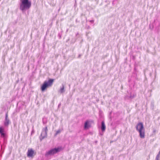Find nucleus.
Here are the masks:
<instances>
[{
	"label": "nucleus",
	"instance_id": "0eeeda50",
	"mask_svg": "<svg viewBox=\"0 0 160 160\" xmlns=\"http://www.w3.org/2000/svg\"><path fill=\"white\" fill-rule=\"evenodd\" d=\"M8 113H7L5 115V121L4 122V124L5 126H8L9 123V120L8 118Z\"/></svg>",
	"mask_w": 160,
	"mask_h": 160
},
{
	"label": "nucleus",
	"instance_id": "1a4fd4ad",
	"mask_svg": "<svg viewBox=\"0 0 160 160\" xmlns=\"http://www.w3.org/2000/svg\"><path fill=\"white\" fill-rule=\"evenodd\" d=\"M0 133L1 134L2 137H4L5 136V133H4V129L1 127H0Z\"/></svg>",
	"mask_w": 160,
	"mask_h": 160
},
{
	"label": "nucleus",
	"instance_id": "423d86ee",
	"mask_svg": "<svg viewBox=\"0 0 160 160\" xmlns=\"http://www.w3.org/2000/svg\"><path fill=\"white\" fill-rule=\"evenodd\" d=\"M139 134V136L140 138H144L145 137V129L139 131H138Z\"/></svg>",
	"mask_w": 160,
	"mask_h": 160
},
{
	"label": "nucleus",
	"instance_id": "9d476101",
	"mask_svg": "<svg viewBox=\"0 0 160 160\" xmlns=\"http://www.w3.org/2000/svg\"><path fill=\"white\" fill-rule=\"evenodd\" d=\"M106 129V126L104 123V122L103 121L102 122V127H101V129L102 131H104Z\"/></svg>",
	"mask_w": 160,
	"mask_h": 160
},
{
	"label": "nucleus",
	"instance_id": "f257e3e1",
	"mask_svg": "<svg viewBox=\"0 0 160 160\" xmlns=\"http://www.w3.org/2000/svg\"><path fill=\"white\" fill-rule=\"evenodd\" d=\"M21 4L20 5V8L22 10L25 9H29L31 6V3L30 1L28 0H21Z\"/></svg>",
	"mask_w": 160,
	"mask_h": 160
},
{
	"label": "nucleus",
	"instance_id": "ddd939ff",
	"mask_svg": "<svg viewBox=\"0 0 160 160\" xmlns=\"http://www.w3.org/2000/svg\"><path fill=\"white\" fill-rule=\"evenodd\" d=\"M160 155V151L159 152L158 155L157 156V157H159Z\"/></svg>",
	"mask_w": 160,
	"mask_h": 160
},
{
	"label": "nucleus",
	"instance_id": "39448f33",
	"mask_svg": "<svg viewBox=\"0 0 160 160\" xmlns=\"http://www.w3.org/2000/svg\"><path fill=\"white\" fill-rule=\"evenodd\" d=\"M136 128L138 131L144 129L143 123L142 122L138 123L136 126Z\"/></svg>",
	"mask_w": 160,
	"mask_h": 160
},
{
	"label": "nucleus",
	"instance_id": "f03ea898",
	"mask_svg": "<svg viewBox=\"0 0 160 160\" xmlns=\"http://www.w3.org/2000/svg\"><path fill=\"white\" fill-rule=\"evenodd\" d=\"M53 79H50L48 81H45L41 86V89L42 91H44L49 87H51L54 82Z\"/></svg>",
	"mask_w": 160,
	"mask_h": 160
},
{
	"label": "nucleus",
	"instance_id": "9b49d317",
	"mask_svg": "<svg viewBox=\"0 0 160 160\" xmlns=\"http://www.w3.org/2000/svg\"><path fill=\"white\" fill-rule=\"evenodd\" d=\"M64 86H63L60 89V91L61 93H63L64 91Z\"/></svg>",
	"mask_w": 160,
	"mask_h": 160
},
{
	"label": "nucleus",
	"instance_id": "6e6552de",
	"mask_svg": "<svg viewBox=\"0 0 160 160\" xmlns=\"http://www.w3.org/2000/svg\"><path fill=\"white\" fill-rule=\"evenodd\" d=\"M90 127V125H89V122L88 121H87L85 122L84 124V128L85 129H87L89 128Z\"/></svg>",
	"mask_w": 160,
	"mask_h": 160
},
{
	"label": "nucleus",
	"instance_id": "20e7f679",
	"mask_svg": "<svg viewBox=\"0 0 160 160\" xmlns=\"http://www.w3.org/2000/svg\"><path fill=\"white\" fill-rule=\"evenodd\" d=\"M36 152L32 148L28 149L27 153V155L28 157L33 158Z\"/></svg>",
	"mask_w": 160,
	"mask_h": 160
},
{
	"label": "nucleus",
	"instance_id": "f8f14e48",
	"mask_svg": "<svg viewBox=\"0 0 160 160\" xmlns=\"http://www.w3.org/2000/svg\"><path fill=\"white\" fill-rule=\"evenodd\" d=\"M47 131H48V128H47V127H46L45 128V131L46 132H47Z\"/></svg>",
	"mask_w": 160,
	"mask_h": 160
},
{
	"label": "nucleus",
	"instance_id": "7ed1b4c3",
	"mask_svg": "<svg viewBox=\"0 0 160 160\" xmlns=\"http://www.w3.org/2000/svg\"><path fill=\"white\" fill-rule=\"evenodd\" d=\"M62 150V148L61 147H58L57 148L52 149L49 151L48 152H47L46 153L45 155L46 156H48L50 155H53L58 152H60Z\"/></svg>",
	"mask_w": 160,
	"mask_h": 160
}]
</instances>
